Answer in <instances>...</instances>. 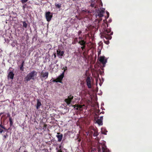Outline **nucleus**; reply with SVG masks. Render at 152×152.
<instances>
[{
	"label": "nucleus",
	"instance_id": "1",
	"mask_svg": "<svg viewBox=\"0 0 152 152\" xmlns=\"http://www.w3.org/2000/svg\"><path fill=\"white\" fill-rule=\"evenodd\" d=\"M106 25L108 27V24L107 23H104L103 25ZM111 31V29L110 28H106L105 26V28H104V31L101 34V37L103 38H105L106 39L109 40L111 39L112 38L111 35L113 34V32H111L110 34H109Z\"/></svg>",
	"mask_w": 152,
	"mask_h": 152
},
{
	"label": "nucleus",
	"instance_id": "2",
	"mask_svg": "<svg viewBox=\"0 0 152 152\" xmlns=\"http://www.w3.org/2000/svg\"><path fill=\"white\" fill-rule=\"evenodd\" d=\"M37 74V72L35 71H33L29 73L25 78V80L27 81H29L31 79L34 80V77Z\"/></svg>",
	"mask_w": 152,
	"mask_h": 152
},
{
	"label": "nucleus",
	"instance_id": "3",
	"mask_svg": "<svg viewBox=\"0 0 152 152\" xmlns=\"http://www.w3.org/2000/svg\"><path fill=\"white\" fill-rule=\"evenodd\" d=\"M97 151L98 152H110L109 150L107 148L106 146L102 144L98 147Z\"/></svg>",
	"mask_w": 152,
	"mask_h": 152
},
{
	"label": "nucleus",
	"instance_id": "4",
	"mask_svg": "<svg viewBox=\"0 0 152 152\" xmlns=\"http://www.w3.org/2000/svg\"><path fill=\"white\" fill-rule=\"evenodd\" d=\"M64 77V73L63 72L56 79L53 80L54 82L62 83V81Z\"/></svg>",
	"mask_w": 152,
	"mask_h": 152
},
{
	"label": "nucleus",
	"instance_id": "5",
	"mask_svg": "<svg viewBox=\"0 0 152 152\" xmlns=\"http://www.w3.org/2000/svg\"><path fill=\"white\" fill-rule=\"evenodd\" d=\"M74 96L70 95L68 96V98L65 99L64 101L67 105L70 104L72 100L73 99Z\"/></svg>",
	"mask_w": 152,
	"mask_h": 152
},
{
	"label": "nucleus",
	"instance_id": "6",
	"mask_svg": "<svg viewBox=\"0 0 152 152\" xmlns=\"http://www.w3.org/2000/svg\"><path fill=\"white\" fill-rule=\"evenodd\" d=\"M95 129L93 128H90L89 129L88 132H86L87 135L89 134V136L92 137L94 132Z\"/></svg>",
	"mask_w": 152,
	"mask_h": 152
},
{
	"label": "nucleus",
	"instance_id": "7",
	"mask_svg": "<svg viewBox=\"0 0 152 152\" xmlns=\"http://www.w3.org/2000/svg\"><path fill=\"white\" fill-rule=\"evenodd\" d=\"M86 84L88 88H91V79L89 77H88L86 79Z\"/></svg>",
	"mask_w": 152,
	"mask_h": 152
},
{
	"label": "nucleus",
	"instance_id": "8",
	"mask_svg": "<svg viewBox=\"0 0 152 152\" xmlns=\"http://www.w3.org/2000/svg\"><path fill=\"white\" fill-rule=\"evenodd\" d=\"M64 52V51H61L60 50H58L57 51V56L59 58H61L62 56L63 55Z\"/></svg>",
	"mask_w": 152,
	"mask_h": 152
},
{
	"label": "nucleus",
	"instance_id": "9",
	"mask_svg": "<svg viewBox=\"0 0 152 152\" xmlns=\"http://www.w3.org/2000/svg\"><path fill=\"white\" fill-rule=\"evenodd\" d=\"M63 134L60 133H58L56 135V137L58 139V142H61L63 138Z\"/></svg>",
	"mask_w": 152,
	"mask_h": 152
},
{
	"label": "nucleus",
	"instance_id": "10",
	"mask_svg": "<svg viewBox=\"0 0 152 152\" xmlns=\"http://www.w3.org/2000/svg\"><path fill=\"white\" fill-rule=\"evenodd\" d=\"M99 61L103 64H105L107 62V60L105 59L104 56H100Z\"/></svg>",
	"mask_w": 152,
	"mask_h": 152
},
{
	"label": "nucleus",
	"instance_id": "11",
	"mask_svg": "<svg viewBox=\"0 0 152 152\" xmlns=\"http://www.w3.org/2000/svg\"><path fill=\"white\" fill-rule=\"evenodd\" d=\"M41 77L42 80L46 79L48 77V73H44L42 71L41 74Z\"/></svg>",
	"mask_w": 152,
	"mask_h": 152
},
{
	"label": "nucleus",
	"instance_id": "12",
	"mask_svg": "<svg viewBox=\"0 0 152 152\" xmlns=\"http://www.w3.org/2000/svg\"><path fill=\"white\" fill-rule=\"evenodd\" d=\"M104 12V10H101L98 12V16L99 17H101L103 16V14Z\"/></svg>",
	"mask_w": 152,
	"mask_h": 152
},
{
	"label": "nucleus",
	"instance_id": "13",
	"mask_svg": "<svg viewBox=\"0 0 152 152\" xmlns=\"http://www.w3.org/2000/svg\"><path fill=\"white\" fill-rule=\"evenodd\" d=\"M14 74L12 71H10L8 74V77L10 79H13L14 78Z\"/></svg>",
	"mask_w": 152,
	"mask_h": 152
},
{
	"label": "nucleus",
	"instance_id": "14",
	"mask_svg": "<svg viewBox=\"0 0 152 152\" xmlns=\"http://www.w3.org/2000/svg\"><path fill=\"white\" fill-rule=\"evenodd\" d=\"M86 42L84 40H81L78 42V43L81 45H86Z\"/></svg>",
	"mask_w": 152,
	"mask_h": 152
},
{
	"label": "nucleus",
	"instance_id": "15",
	"mask_svg": "<svg viewBox=\"0 0 152 152\" xmlns=\"http://www.w3.org/2000/svg\"><path fill=\"white\" fill-rule=\"evenodd\" d=\"M97 123L99 125H102L103 124L102 121L101 119H98L96 121Z\"/></svg>",
	"mask_w": 152,
	"mask_h": 152
},
{
	"label": "nucleus",
	"instance_id": "16",
	"mask_svg": "<svg viewBox=\"0 0 152 152\" xmlns=\"http://www.w3.org/2000/svg\"><path fill=\"white\" fill-rule=\"evenodd\" d=\"M50 13L49 12H48V22H49L51 20L52 15H50Z\"/></svg>",
	"mask_w": 152,
	"mask_h": 152
},
{
	"label": "nucleus",
	"instance_id": "17",
	"mask_svg": "<svg viewBox=\"0 0 152 152\" xmlns=\"http://www.w3.org/2000/svg\"><path fill=\"white\" fill-rule=\"evenodd\" d=\"M78 42V38L77 37H75L74 39V40L72 42V44H75Z\"/></svg>",
	"mask_w": 152,
	"mask_h": 152
},
{
	"label": "nucleus",
	"instance_id": "18",
	"mask_svg": "<svg viewBox=\"0 0 152 152\" xmlns=\"http://www.w3.org/2000/svg\"><path fill=\"white\" fill-rule=\"evenodd\" d=\"M61 4L59 3L58 4H57L56 3L55 4V5L56 8H57L60 9L61 8Z\"/></svg>",
	"mask_w": 152,
	"mask_h": 152
},
{
	"label": "nucleus",
	"instance_id": "19",
	"mask_svg": "<svg viewBox=\"0 0 152 152\" xmlns=\"http://www.w3.org/2000/svg\"><path fill=\"white\" fill-rule=\"evenodd\" d=\"M41 103L40 102H39L38 99L37 100V109H38L39 107L41 105Z\"/></svg>",
	"mask_w": 152,
	"mask_h": 152
},
{
	"label": "nucleus",
	"instance_id": "20",
	"mask_svg": "<svg viewBox=\"0 0 152 152\" xmlns=\"http://www.w3.org/2000/svg\"><path fill=\"white\" fill-rule=\"evenodd\" d=\"M98 134H99L98 132L95 129L93 135L94 137H96L98 135Z\"/></svg>",
	"mask_w": 152,
	"mask_h": 152
},
{
	"label": "nucleus",
	"instance_id": "21",
	"mask_svg": "<svg viewBox=\"0 0 152 152\" xmlns=\"http://www.w3.org/2000/svg\"><path fill=\"white\" fill-rule=\"evenodd\" d=\"M23 27H25V28H26L27 27V24L26 23L25 21H23Z\"/></svg>",
	"mask_w": 152,
	"mask_h": 152
},
{
	"label": "nucleus",
	"instance_id": "22",
	"mask_svg": "<svg viewBox=\"0 0 152 152\" xmlns=\"http://www.w3.org/2000/svg\"><path fill=\"white\" fill-rule=\"evenodd\" d=\"M20 69L21 71H23L24 70L23 66V65H21L20 67Z\"/></svg>",
	"mask_w": 152,
	"mask_h": 152
},
{
	"label": "nucleus",
	"instance_id": "23",
	"mask_svg": "<svg viewBox=\"0 0 152 152\" xmlns=\"http://www.w3.org/2000/svg\"><path fill=\"white\" fill-rule=\"evenodd\" d=\"M77 110L78 109V108H79L80 109H82L83 108V106L81 105H78L77 106Z\"/></svg>",
	"mask_w": 152,
	"mask_h": 152
},
{
	"label": "nucleus",
	"instance_id": "24",
	"mask_svg": "<svg viewBox=\"0 0 152 152\" xmlns=\"http://www.w3.org/2000/svg\"><path fill=\"white\" fill-rule=\"evenodd\" d=\"M104 42L107 45H108L109 43V41L108 40L107 41H105L104 40Z\"/></svg>",
	"mask_w": 152,
	"mask_h": 152
},
{
	"label": "nucleus",
	"instance_id": "25",
	"mask_svg": "<svg viewBox=\"0 0 152 152\" xmlns=\"http://www.w3.org/2000/svg\"><path fill=\"white\" fill-rule=\"evenodd\" d=\"M86 47V45H82V46L81 47V48L83 50H84V49H85Z\"/></svg>",
	"mask_w": 152,
	"mask_h": 152
},
{
	"label": "nucleus",
	"instance_id": "26",
	"mask_svg": "<svg viewBox=\"0 0 152 152\" xmlns=\"http://www.w3.org/2000/svg\"><path fill=\"white\" fill-rule=\"evenodd\" d=\"M28 0H22L21 2L22 3H24L26 2Z\"/></svg>",
	"mask_w": 152,
	"mask_h": 152
},
{
	"label": "nucleus",
	"instance_id": "27",
	"mask_svg": "<svg viewBox=\"0 0 152 152\" xmlns=\"http://www.w3.org/2000/svg\"><path fill=\"white\" fill-rule=\"evenodd\" d=\"M45 17H46V19L47 21H48V12H46Z\"/></svg>",
	"mask_w": 152,
	"mask_h": 152
},
{
	"label": "nucleus",
	"instance_id": "28",
	"mask_svg": "<svg viewBox=\"0 0 152 152\" xmlns=\"http://www.w3.org/2000/svg\"><path fill=\"white\" fill-rule=\"evenodd\" d=\"M106 13H107V15L106 18H108V17H109V13L108 12H107H107Z\"/></svg>",
	"mask_w": 152,
	"mask_h": 152
},
{
	"label": "nucleus",
	"instance_id": "29",
	"mask_svg": "<svg viewBox=\"0 0 152 152\" xmlns=\"http://www.w3.org/2000/svg\"><path fill=\"white\" fill-rule=\"evenodd\" d=\"M64 68V71L63 72H64V73L66 71V70H67V68L66 66H65V68Z\"/></svg>",
	"mask_w": 152,
	"mask_h": 152
},
{
	"label": "nucleus",
	"instance_id": "30",
	"mask_svg": "<svg viewBox=\"0 0 152 152\" xmlns=\"http://www.w3.org/2000/svg\"><path fill=\"white\" fill-rule=\"evenodd\" d=\"M82 33L81 31H80L78 32V34L79 36Z\"/></svg>",
	"mask_w": 152,
	"mask_h": 152
},
{
	"label": "nucleus",
	"instance_id": "31",
	"mask_svg": "<svg viewBox=\"0 0 152 152\" xmlns=\"http://www.w3.org/2000/svg\"><path fill=\"white\" fill-rule=\"evenodd\" d=\"M99 112H100V110H97V111H96V115H97V114H98L99 113Z\"/></svg>",
	"mask_w": 152,
	"mask_h": 152
},
{
	"label": "nucleus",
	"instance_id": "32",
	"mask_svg": "<svg viewBox=\"0 0 152 152\" xmlns=\"http://www.w3.org/2000/svg\"><path fill=\"white\" fill-rule=\"evenodd\" d=\"M0 127H1L3 129H5V127L4 126H3L1 125V124H0Z\"/></svg>",
	"mask_w": 152,
	"mask_h": 152
},
{
	"label": "nucleus",
	"instance_id": "33",
	"mask_svg": "<svg viewBox=\"0 0 152 152\" xmlns=\"http://www.w3.org/2000/svg\"><path fill=\"white\" fill-rule=\"evenodd\" d=\"M10 124L11 126H12L13 124V122L12 121H10Z\"/></svg>",
	"mask_w": 152,
	"mask_h": 152
},
{
	"label": "nucleus",
	"instance_id": "34",
	"mask_svg": "<svg viewBox=\"0 0 152 152\" xmlns=\"http://www.w3.org/2000/svg\"><path fill=\"white\" fill-rule=\"evenodd\" d=\"M9 121H12V118L11 117H10L9 118Z\"/></svg>",
	"mask_w": 152,
	"mask_h": 152
},
{
	"label": "nucleus",
	"instance_id": "35",
	"mask_svg": "<svg viewBox=\"0 0 152 152\" xmlns=\"http://www.w3.org/2000/svg\"><path fill=\"white\" fill-rule=\"evenodd\" d=\"M99 119H101V120L102 121L103 119V116H101Z\"/></svg>",
	"mask_w": 152,
	"mask_h": 152
},
{
	"label": "nucleus",
	"instance_id": "36",
	"mask_svg": "<svg viewBox=\"0 0 152 152\" xmlns=\"http://www.w3.org/2000/svg\"><path fill=\"white\" fill-rule=\"evenodd\" d=\"M7 134L6 135H4V138H6V137H7Z\"/></svg>",
	"mask_w": 152,
	"mask_h": 152
},
{
	"label": "nucleus",
	"instance_id": "37",
	"mask_svg": "<svg viewBox=\"0 0 152 152\" xmlns=\"http://www.w3.org/2000/svg\"><path fill=\"white\" fill-rule=\"evenodd\" d=\"M24 61H23L22 63V64H21V65H23V66L24 65Z\"/></svg>",
	"mask_w": 152,
	"mask_h": 152
},
{
	"label": "nucleus",
	"instance_id": "38",
	"mask_svg": "<svg viewBox=\"0 0 152 152\" xmlns=\"http://www.w3.org/2000/svg\"><path fill=\"white\" fill-rule=\"evenodd\" d=\"M91 7H94V4H91Z\"/></svg>",
	"mask_w": 152,
	"mask_h": 152
},
{
	"label": "nucleus",
	"instance_id": "39",
	"mask_svg": "<svg viewBox=\"0 0 152 152\" xmlns=\"http://www.w3.org/2000/svg\"><path fill=\"white\" fill-rule=\"evenodd\" d=\"M102 134H106V132H102Z\"/></svg>",
	"mask_w": 152,
	"mask_h": 152
},
{
	"label": "nucleus",
	"instance_id": "40",
	"mask_svg": "<svg viewBox=\"0 0 152 152\" xmlns=\"http://www.w3.org/2000/svg\"><path fill=\"white\" fill-rule=\"evenodd\" d=\"M58 152H62L60 150H58Z\"/></svg>",
	"mask_w": 152,
	"mask_h": 152
},
{
	"label": "nucleus",
	"instance_id": "41",
	"mask_svg": "<svg viewBox=\"0 0 152 152\" xmlns=\"http://www.w3.org/2000/svg\"><path fill=\"white\" fill-rule=\"evenodd\" d=\"M79 39H82V38L81 37H79Z\"/></svg>",
	"mask_w": 152,
	"mask_h": 152
},
{
	"label": "nucleus",
	"instance_id": "42",
	"mask_svg": "<svg viewBox=\"0 0 152 152\" xmlns=\"http://www.w3.org/2000/svg\"><path fill=\"white\" fill-rule=\"evenodd\" d=\"M7 115H8V117H10V114H8Z\"/></svg>",
	"mask_w": 152,
	"mask_h": 152
},
{
	"label": "nucleus",
	"instance_id": "43",
	"mask_svg": "<svg viewBox=\"0 0 152 152\" xmlns=\"http://www.w3.org/2000/svg\"><path fill=\"white\" fill-rule=\"evenodd\" d=\"M104 112L102 111L101 113H102L103 114H104Z\"/></svg>",
	"mask_w": 152,
	"mask_h": 152
},
{
	"label": "nucleus",
	"instance_id": "44",
	"mask_svg": "<svg viewBox=\"0 0 152 152\" xmlns=\"http://www.w3.org/2000/svg\"><path fill=\"white\" fill-rule=\"evenodd\" d=\"M51 136L50 134H48V136Z\"/></svg>",
	"mask_w": 152,
	"mask_h": 152
},
{
	"label": "nucleus",
	"instance_id": "45",
	"mask_svg": "<svg viewBox=\"0 0 152 152\" xmlns=\"http://www.w3.org/2000/svg\"><path fill=\"white\" fill-rule=\"evenodd\" d=\"M97 80H98L97 79H96V82H97Z\"/></svg>",
	"mask_w": 152,
	"mask_h": 152
},
{
	"label": "nucleus",
	"instance_id": "46",
	"mask_svg": "<svg viewBox=\"0 0 152 152\" xmlns=\"http://www.w3.org/2000/svg\"><path fill=\"white\" fill-rule=\"evenodd\" d=\"M97 76H98V77H99V74H98L97 75Z\"/></svg>",
	"mask_w": 152,
	"mask_h": 152
},
{
	"label": "nucleus",
	"instance_id": "47",
	"mask_svg": "<svg viewBox=\"0 0 152 152\" xmlns=\"http://www.w3.org/2000/svg\"><path fill=\"white\" fill-rule=\"evenodd\" d=\"M49 107L50 108V105H49Z\"/></svg>",
	"mask_w": 152,
	"mask_h": 152
},
{
	"label": "nucleus",
	"instance_id": "48",
	"mask_svg": "<svg viewBox=\"0 0 152 152\" xmlns=\"http://www.w3.org/2000/svg\"><path fill=\"white\" fill-rule=\"evenodd\" d=\"M99 54H100V53H98V55H99Z\"/></svg>",
	"mask_w": 152,
	"mask_h": 152
},
{
	"label": "nucleus",
	"instance_id": "49",
	"mask_svg": "<svg viewBox=\"0 0 152 152\" xmlns=\"http://www.w3.org/2000/svg\"><path fill=\"white\" fill-rule=\"evenodd\" d=\"M99 54H100V53H98V55H99Z\"/></svg>",
	"mask_w": 152,
	"mask_h": 152
},
{
	"label": "nucleus",
	"instance_id": "50",
	"mask_svg": "<svg viewBox=\"0 0 152 152\" xmlns=\"http://www.w3.org/2000/svg\"><path fill=\"white\" fill-rule=\"evenodd\" d=\"M99 54H100V53H98V55H99Z\"/></svg>",
	"mask_w": 152,
	"mask_h": 152
},
{
	"label": "nucleus",
	"instance_id": "51",
	"mask_svg": "<svg viewBox=\"0 0 152 152\" xmlns=\"http://www.w3.org/2000/svg\"><path fill=\"white\" fill-rule=\"evenodd\" d=\"M50 137V139H51V138L50 137Z\"/></svg>",
	"mask_w": 152,
	"mask_h": 152
},
{
	"label": "nucleus",
	"instance_id": "52",
	"mask_svg": "<svg viewBox=\"0 0 152 152\" xmlns=\"http://www.w3.org/2000/svg\"><path fill=\"white\" fill-rule=\"evenodd\" d=\"M103 21L104 22L105 20H104Z\"/></svg>",
	"mask_w": 152,
	"mask_h": 152
},
{
	"label": "nucleus",
	"instance_id": "53",
	"mask_svg": "<svg viewBox=\"0 0 152 152\" xmlns=\"http://www.w3.org/2000/svg\"><path fill=\"white\" fill-rule=\"evenodd\" d=\"M56 56L55 55V56L56 57Z\"/></svg>",
	"mask_w": 152,
	"mask_h": 152
},
{
	"label": "nucleus",
	"instance_id": "54",
	"mask_svg": "<svg viewBox=\"0 0 152 152\" xmlns=\"http://www.w3.org/2000/svg\"><path fill=\"white\" fill-rule=\"evenodd\" d=\"M73 106L74 107V106H75V105H73Z\"/></svg>",
	"mask_w": 152,
	"mask_h": 152
},
{
	"label": "nucleus",
	"instance_id": "55",
	"mask_svg": "<svg viewBox=\"0 0 152 152\" xmlns=\"http://www.w3.org/2000/svg\"><path fill=\"white\" fill-rule=\"evenodd\" d=\"M24 152H26V151H24Z\"/></svg>",
	"mask_w": 152,
	"mask_h": 152
}]
</instances>
